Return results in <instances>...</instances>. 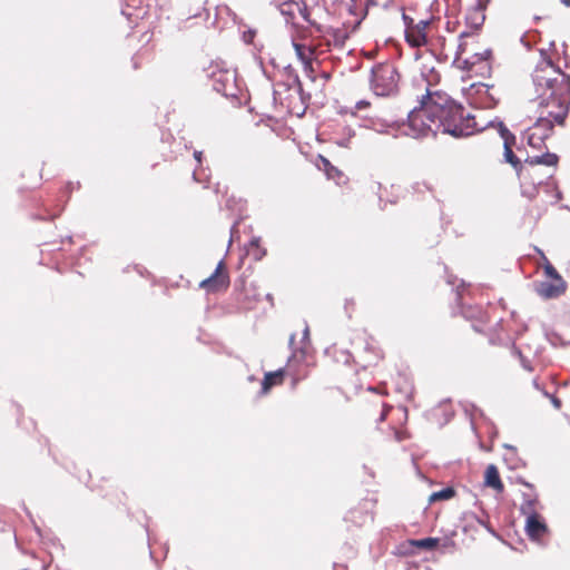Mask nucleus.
I'll list each match as a JSON object with an SVG mask.
<instances>
[{
  "instance_id": "1",
  "label": "nucleus",
  "mask_w": 570,
  "mask_h": 570,
  "mask_svg": "<svg viewBox=\"0 0 570 570\" xmlns=\"http://www.w3.org/2000/svg\"><path fill=\"white\" fill-rule=\"evenodd\" d=\"M405 126L406 135L414 138L434 137L438 134L460 138L472 135L476 122L444 90L429 89L422 96L420 106L409 114Z\"/></svg>"
},
{
  "instance_id": "2",
  "label": "nucleus",
  "mask_w": 570,
  "mask_h": 570,
  "mask_svg": "<svg viewBox=\"0 0 570 570\" xmlns=\"http://www.w3.org/2000/svg\"><path fill=\"white\" fill-rule=\"evenodd\" d=\"M540 57L532 72L538 118L563 126L570 109V75L547 51L541 50Z\"/></svg>"
},
{
  "instance_id": "3",
  "label": "nucleus",
  "mask_w": 570,
  "mask_h": 570,
  "mask_svg": "<svg viewBox=\"0 0 570 570\" xmlns=\"http://www.w3.org/2000/svg\"><path fill=\"white\" fill-rule=\"evenodd\" d=\"M293 47L303 65L304 72L314 81L316 79V67L320 66V58L327 50L322 49L320 40L303 36L293 38Z\"/></svg>"
},
{
  "instance_id": "4",
  "label": "nucleus",
  "mask_w": 570,
  "mask_h": 570,
  "mask_svg": "<svg viewBox=\"0 0 570 570\" xmlns=\"http://www.w3.org/2000/svg\"><path fill=\"white\" fill-rule=\"evenodd\" d=\"M458 46L454 51V62L465 70H471L472 67L479 61H487L491 56V51L484 50L483 52H472L469 50L471 46L478 43V33L474 31L463 30L459 33Z\"/></svg>"
},
{
  "instance_id": "5",
  "label": "nucleus",
  "mask_w": 570,
  "mask_h": 570,
  "mask_svg": "<svg viewBox=\"0 0 570 570\" xmlns=\"http://www.w3.org/2000/svg\"><path fill=\"white\" fill-rule=\"evenodd\" d=\"M399 73L391 63H379L372 69L371 88L377 96H389L397 88Z\"/></svg>"
},
{
  "instance_id": "6",
  "label": "nucleus",
  "mask_w": 570,
  "mask_h": 570,
  "mask_svg": "<svg viewBox=\"0 0 570 570\" xmlns=\"http://www.w3.org/2000/svg\"><path fill=\"white\" fill-rule=\"evenodd\" d=\"M403 20L405 24V40L406 42L414 48H420L422 46L429 45V30L432 20L431 19H421L415 21L413 18L403 14Z\"/></svg>"
},
{
  "instance_id": "7",
  "label": "nucleus",
  "mask_w": 570,
  "mask_h": 570,
  "mask_svg": "<svg viewBox=\"0 0 570 570\" xmlns=\"http://www.w3.org/2000/svg\"><path fill=\"white\" fill-rule=\"evenodd\" d=\"M522 513L527 514L525 532L532 540H541L548 533V527L541 515L535 512V501H527L521 507Z\"/></svg>"
},
{
  "instance_id": "8",
  "label": "nucleus",
  "mask_w": 570,
  "mask_h": 570,
  "mask_svg": "<svg viewBox=\"0 0 570 570\" xmlns=\"http://www.w3.org/2000/svg\"><path fill=\"white\" fill-rule=\"evenodd\" d=\"M553 128L551 122L538 118L524 132L528 145L537 150L546 148V140L552 135Z\"/></svg>"
},
{
  "instance_id": "9",
  "label": "nucleus",
  "mask_w": 570,
  "mask_h": 570,
  "mask_svg": "<svg viewBox=\"0 0 570 570\" xmlns=\"http://www.w3.org/2000/svg\"><path fill=\"white\" fill-rule=\"evenodd\" d=\"M229 275L224 261H220L215 272L204 281L199 283V287L205 289L207 293H218L226 291L229 286Z\"/></svg>"
},
{
  "instance_id": "10",
  "label": "nucleus",
  "mask_w": 570,
  "mask_h": 570,
  "mask_svg": "<svg viewBox=\"0 0 570 570\" xmlns=\"http://www.w3.org/2000/svg\"><path fill=\"white\" fill-rule=\"evenodd\" d=\"M282 14L287 16L291 20H295L297 17H302L303 20L307 21L312 26H316V21L312 19L311 12L306 4L295 0L284 1L279 6Z\"/></svg>"
},
{
  "instance_id": "11",
  "label": "nucleus",
  "mask_w": 570,
  "mask_h": 570,
  "mask_svg": "<svg viewBox=\"0 0 570 570\" xmlns=\"http://www.w3.org/2000/svg\"><path fill=\"white\" fill-rule=\"evenodd\" d=\"M384 357V352L377 344L367 342L363 353L360 354V362L363 368H368L377 366Z\"/></svg>"
},
{
  "instance_id": "12",
  "label": "nucleus",
  "mask_w": 570,
  "mask_h": 570,
  "mask_svg": "<svg viewBox=\"0 0 570 570\" xmlns=\"http://www.w3.org/2000/svg\"><path fill=\"white\" fill-rule=\"evenodd\" d=\"M485 6L479 1L475 6L471 7L465 14V24L468 31L478 33L485 21Z\"/></svg>"
},
{
  "instance_id": "13",
  "label": "nucleus",
  "mask_w": 570,
  "mask_h": 570,
  "mask_svg": "<svg viewBox=\"0 0 570 570\" xmlns=\"http://www.w3.org/2000/svg\"><path fill=\"white\" fill-rule=\"evenodd\" d=\"M567 283L564 279H550L541 282L537 288L538 294L543 298H556L564 294Z\"/></svg>"
},
{
  "instance_id": "14",
  "label": "nucleus",
  "mask_w": 570,
  "mask_h": 570,
  "mask_svg": "<svg viewBox=\"0 0 570 570\" xmlns=\"http://www.w3.org/2000/svg\"><path fill=\"white\" fill-rule=\"evenodd\" d=\"M502 138L504 147V159L517 170L518 175L520 176L523 167L521 160L515 156V154L512 150V146L515 142V138L508 130L502 131Z\"/></svg>"
},
{
  "instance_id": "15",
  "label": "nucleus",
  "mask_w": 570,
  "mask_h": 570,
  "mask_svg": "<svg viewBox=\"0 0 570 570\" xmlns=\"http://www.w3.org/2000/svg\"><path fill=\"white\" fill-rule=\"evenodd\" d=\"M284 371L285 375L292 377L293 387H295L301 381L305 380L309 375L307 365L301 363L296 357L288 361Z\"/></svg>"
},
{
  "instance_id": "16",
  "label": "nucleus",
  "mask_w": 570,
  "mask_h": 570,
  "mask_svg": "<svg viewBox=\"0 0 570 570\" xmlns=\"http://www.w3.org/2000/svg\"><path fill=\"white\" fill-rule=\"evenodd\" d=\"M484 485L493 489L497 493L504 491V484L500 478L498 468L494 464H489L484 472Z\"/></svg>"
},
{
  "instance_id": "17",
  "label": "nucleus",
  "mask_w": 570,
  "mask_h": 570,
  "mask_svg": "<svg viewBox=\"0 0 570 570\" xmlns=\"http://www.w3.org/2000/svg\"><path fill=\"white\" fill-rule=\"evenodd\" d=\"M285 371L277 370L275 372H267L262 382V394H267L274 386H279L284 383Z\"/></svg>"
},
{
  "instance_id": "18",
  "label": "nucleus",
  "mask_w": 570,
  "mask_h": 570,
  "mask_svg": "<svg viewBox=\"0 0 570 570\" xmlns=\"http://www.w3.org/2000/svg\"><path fill=\"white\" fill-rule=\"evenodd\" d=\"M469 97L472 98L473 95L479 96L474 104H481V105H488L490 106V102L493 100L490 97V88L485 83H473L469 89Z\"/></svg>"
},
{
  "instance_id": "19",
  "label": "nucleus",
  "mask_w": 570,
  "mask_h": 570,
  "mask_svg": "<svg viewBox=\"0 0 570 570\" xmlns=\"http://www.w3.org/2000/svg\"><path fill=\"white\" fill-rule=\"evenodd\" d=\"M421 76L423 77V79L426 82L425 92L429 89H439L438 85H439V82L441 80V75L435 69L434 66H430L429 67L428 65H422V67H421Z\"/></svg>"
},
{
  "instance_id": "20",
  "label": "nucleus",
  "mask_w": 570,
  "mask_h": 570,
  "mask_svg": "<svg viewBox=\"0 0 570 570\" xmlns=\"http://www.w3.org/2000/svg\"><path fill=\"white\" fill-rule=\"evenodd\" d=\"M525 163L531 166L544 165L556 167L559 163V157L553 153H544L542 155L528 156Z\"/></svg>"
},
{
  "instance_id": "21",
  "label": "nucleus",
  "mask_w": 570,
  "mask_h": 570,
  "mask_svg": "<svg viewBox=\"0 0 570 570\" xmlns=\"http://www.w3.org/2000/svg\"><path fill=\"white\" fill-rule=\"evenodd\" d=\"M316 165L318 169L325 173L328 179H335L340 181L341 178H344V174L338 168L333 166L331 161L324 156H318Z\"/></svg>"
},
{
  "instance_id": "22",
  "label": "nucleus",
  "mask_w": 570,
  "mask_h": 570,
  "mask_svg": "<svg viewBox=\"0 0 570 570\" xmlns=\"http://www.w3.org/2000/svg\"><path fill=\"white\" fill-rule=\"evenodd\" d=\"M326 354L332 357L333 362L336 364L350 365L353 360V356L348 351L341 348L337 345L328 347L326 350Z\"/></svg>"
},
{
  "instance_id": "23",
  "label": "nucleus",
  "mask_w": 570,
  "mask_h": 570,
  "mask_svg": "<svg viewBox=\"0 0 570 570\" xmlns=\"http://www.w3.org/2000/svg\"><path fill=\"white\" fill-rule=\"evenodd\" d=\"M463 315L468 320H474L480 322L481 324H485L490 321L489 315L481 307L468 306L463 308Z\"/></svg>"
},
{
  "instance_id": "24",
  "label": "nucleus",
  "mask_w": 570,
  "mask_h": 570,
  "mask_svg": "<svg viewBox=\"0 0 570 570\" xmlns=\"http://www.w3.org/2000/svg\"><path fill=\"white\" fill-rule=\"evenodd\" d=\"M266 254V250L261 246V239L254 237L246 246V255L254 261H261Z\"/></svg>"
},
{
  "instance_id": "25",
  "label": "nucleus",
  "mask_w": 570,
  "mask_h": 570,
  "mask_svg": "<svg viewBox=\"0 0 570 570\" xmlns=\"http://www.w3.org/2000/svg\"><path fill=\"white\" fill-rule=\"evenodd\" d=\"M428 47L431 51L438 52L441 56L448 57L449 55L446 38L443 36L430 38Z\"/></svg>"
},
{
  "instance_id": "26",
  "label": "nucleus",
  "mask_w": 570,
  "mask_h": 570,
  "mask_svg": "<svg viewBox=\"0 0 570 570\" xmlns=\"http://www.w3.org/2000/svg\"><path fill=\"white\" fill-rule=\"evenodd\" d=\"M439 541L438 538L413 539L409 541V544L419 549L433 550L438 547Z\"/></svg>"
},
{
  "instance_id": "27",
  "label": "nucleus",
  "mask_w": 570,
  "mask_h": 570,
  "mask_svg": "<svg viewBox=\"0 0 570 570\" xmlns=\"http://www.w3.org/2000/svg\"><path fill=\"white\" fill-rule=\"evenodd\" d=\"M454 495H455V491H454L453 488H445V489H442L440 491L433 492L429 497V502L433 503V502H436V501L450 500Z\"/></svg>"
},
{
  "instance_id": "28",
  "label": "nucleus",
  "mask_w": 570,
  "mask_h": 570,
  "mask_svg": "<svg viewBox=\"0 0 570 570\" xmlns=\"http://www.w3.org/2000/svg\"><path fill=\"white\" fill-rule=\"evenodd\" d=\"M543 272L546 277L550 279H563L550 262H547V264L543 265Z\"/></svg>"
},
{
  "instance_id": "29",
  "label": "nucleus",
  "mask_w": 570,
  "mask_h": 570,
  "mask_svg": "<svg viewBox=\"0 0 570 570\" xmlns=\"http://www.w3.org/2000/svg\"><path fill=\"white\" fill-rule=\"evenodd\" d=\"M258 298H257V295H253V296H248V295H244L242 293H239L237 295V302L244 307V308H250V304L252 302H256Z\"/></svg>"
},
{
  "instance_id": "30",
  "label": "nucleus",
  "mask_w": 570,
  "mask_h": 570,
  "mask_svg": "<svg viewBox=\"0 0 570 570\" xmlns=\"http://www.w3.org/2000/svg\"><path fill=\"white\" fill-rule=\"evenodd\" d=\"M380 406H381V412H380L377 422H383V421H385L387 413L391 410V406H389L387 404H385L383 402L380 404Z\"/></svg>"
},
{
  "instance_id": "31",
  "label": "nucleus",
  "mask_w": 570,
  "mask_h": 570,
  "mask_svg": "<svg viewBox=\"0 0 570 570\" xmlns=\"http://www.w3.org/2000/svg\"><path fill=\"white\" fill-rule=\"evenodd\" d=\"M459 22L458 21H448L446 22V30L451 33H454L456 31V24Z\"/></svg>"
},
{
  "instance_id": "32",
  "label": "nucleus",
  "mask_w": 570,
  "mask_h": 570,
  "mask_svg": "<svg viewBox=\"0 0 570 570\" xmlns=\"http://www.w3.org/2000/svg\"><path fill=\"white\" fill-rule=\"evenodd\" d=\"M367 107H370V102H368V101H366V100H360V101H357V102H356V105H355V108H356L357 110H361V109H364V108H367Z\"/></svg>"
},
{
  "instance_id": "33",
  "label": "nucleus",
  "mask_w": 570,
  "mask_h": 570,
  "mask_svg": "<svg viewBox=\"0 0 570 570\" xmlns=\"http://www.w3.org/2000/svg\"><path fill=\"white\" fill-rule=\"evenodd\" d=\"M474 519H475V521H476L480 525H482V527L487 528L490 532H493V530L490 528V525H489V523H488L487 521H484V520H482V519H480V518H478V517H474Z\"/></svg>"
},
{
  "instance_id": "34",
  "label": "nucleus",
  "mask_w": 570,
  "mask_h": 570,
  "mask_svg": "<svg viewBox=\"0 0 570 570\" xmlns=\"http://www.w3.org/2000/svg\"><path fill=\"white\" fill-rule=\"evenodd\" d=\"M538 253H539V254H540V256H541V259H542V266H543L544 264H547V262H550V261L547 258V256L544 255V253H543L542 250L538 249Z\"/></svg>"
},
{
  "instance_id": "35",
  "label": "nucleus",
  "mask_w": 570,
  "mask_h": 570,
  "mask_svg": "<svg viewBox=\"0 0 570 570\" xmlns=\"http://www.w3.org/2000/svg\"><path fill=\"white\" fill-rule=\"evenodd\" d=\"M202 155H203V153H202V151H195V153H194V157L196 158V160H197L198 163H200V161H202Z\"/></svg>"
},
{
  "instance_id": "36",
  "label": "nucleus",
  "mask_w": 570,
  "mask_h": 570,
  "mask_svg": "<svg viewBox=\"0 0 570 570\" xmlns=\"http://www.w3.org/2000/svg\"><path fill=\"white\" fill-rule=\"evenodd\" d=\"M553 404L557 409H560L561 402L558 399H553Z\"/></svg>"
},
{
  "instance_id": "37",
  "label": "nucleus",
  "mask_w": 570,
  "mask_h": 570,
  "mask_svg": "<svg viewBox=\"0 0 570 570\" xmlns=\"http://www.w3.org/2000/svg\"><path fill=\"white\" fill-rule=\"evenodd\" d=\"M561 2H562L566 7H570V0H561Z\"/></svg>"
},
{
  "instance_id": "38",
  "label": "nucleus",
  "mask_w": 570,
  "mask_h": 570,
  "mask_svg": "<svg viewBox=\"0 0 570 570\" xmlns=\"http://www.w3.org/2000/svg\"><path fill=\"white\" fill-rule=\"evenodd\" d=\"M243 291L247 292V286L245 284L243 285Z\"/></svg>"
}]
</instances>
